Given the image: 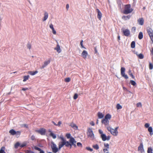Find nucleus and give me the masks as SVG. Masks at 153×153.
<instances>
[{
	"label": "nucleus",
	"mask_w": 153,
	"mask_h": 153,
	"mask_svg": "<svg viewBox=\"0 0 153 153\" xmlns=\"http://www.w3.org/2000/svg\"><path fill=\"white\" fill-rule=\"evenodd\" d=\"M143 37V33L141 32H140L139 33V35H138V38L139 39H142Z\"/></svg>",
	"instance_id": "25"
},
{
	"label": "nucleus",
	"mask_w": 153,
	"mask_h": 153,
	"mask_svg": "<svg viewBox=\"0 0 153 153\" xmlns=\"http://www.w3.org/2000/svg\"><path fill=\"white\" fill-rule=\"evenodd\" d=\"M35 137L34 135H32L31 137V140H35Z\"/></svg>",
	"instance_id": "56"
},
{
	"label": "nucleus",
	"mask_w": 153,
	"mask_h": 153,
	"mask_svg": "<svg viewBox=\"0 0 153 153\" xmlns=\"http://www.w3.org/2000/svg\"><path fill=\"white\" fill-rule=\"evenodd\" d=\"M133 10L131 8V5L128 4L126 5L125 10L123 11V13L124 14H128L131 13Z\"/></svg>",
	"instance_id": "2"
},
{
	"label": "nucleus",
	"mask_w": 153,
	"mask_h": 153,
	"mask_svg": "<svg viewBox=\"0 0 153 153\" xmlns=\"http://www.w3.org/2000/svg\"><path fill=\"white\" fill-rule=\"evenodd\" d=\"M102 123L103 124H104L105 125H107L108 124L109 120L105 119V118L102 120Z\"/></svg>",
	"instance_id": "14"
},
{
	"label": "nucleus",
	"mask_w": 153,
	"mask_h": 153,
	"mask_svg": "<svg viewBox=\"0 0 153 153\" xmlns=\"http://www.w3.org/2000/svg\"><path fill=\"white\" fill-rule=\"evenodd\" d=\"M87 135L88 137H90L92 139H94V135L93 133L92 129L89 128L88 129L87 132Z\"/></svg>",
	"instance_id": "3"
},
{
	"label": "nucleus",
	"mask_w": 153,
	"mask_h": 153,
	"mask_svg": "<svg viewBox=\"0 0 153 153\" xmlns=\"http://www.w3.org/2000/svg\"><path fill=\"white\" fill-rule=\"evenodd\" d=\"M111 130L110 132L111 134L113 135L117 136L118 133V132L116 131H115V130L113 128H112V129H111Z\"/></svg>",
	"instance_id": "15"
},
{
	"label": "nucleus",
	"mask_w": 153,
	"mask_h": 153,
	"mask_svg": "<svg viewBox=\"0 0 153 153\" xmlns=\"http://www.w3.org/2000/svg\"><path fill=\"white\" fill-rule=\"evenodd\" d=\"M148 131L150 133H152L153 131L152 128V127H149L148 128Z\"/></svg>",
	"instance_id": "43"
},
{
	"label": "nucleus",
	"mask_w": 153,
	"mask_h": 153,
	"mask_svg": "<svg viewBox=\"0 0 153 153\" xmlns=\"http://www.w3.org/2000/svg\"><path fill=\"white\" fill-rule=\"evenodd\" d=\"M111 118V115L109 114H107L105 116V118L107 119V120H108V119H110Z\"/></svg>",
	"instance_id": "27"
},
{
	"label": "nucleus",
	"mask_w": 153,
	"mask_h": 153,
	"mask_svg": "<svg viewBox=\"0 0 153 153\" xmlns=\"http://www.w3.org/2000/svg\"><path fill=\"white\" fill-rule=\"evenodd\" d=\"M78 97V95L76 94H74V100L76 99Z\"/></svg>",
	"instance_id": "53"
},
{
	"label": "nucleus",
	"mask_w": 153,
	"mask_h": 153,
	"mask_svg": "<svg viewBox=\"0 0 153 153\" xmlns=\"http://www.w3.org/2000/svg\"><path fill=\"white\" fill-rule=\"evenodd\" d=\"M88 54V52L86 51H83L82 53V57L85 59L86 58L87 55Z\"/></svg>",
	"instance_id": "13"
},
{
	"label": "nucleus",
	"mask_w": 153,
	"mask_h": 153,
	"mask_svg": "<svg viewBox=\"0 0 153 153\" xmlns=\"http://www.w3.org/2000/svg\"><path fill=\"white\" fill-rule=\"evenodd\" d=\"M136 27H133L132 28L131 30V32L133 34L135 33L136 30Z\"/></svg>",
	"instance_id": "41"
},
{
	"label": "nucleus",
	"mask_w": 153,
	"mask_h": 153,
	"mask_svg": "<svg viewBox=\"0 0 153 153\" xmlns=\"http://www.w3.org/2000/svg\"><path fill=\"white\" fill-rule=\"evenodd\" d=\"M70 126H71L72 128H73L75 129H77L78 128L77 126L75 124L73 123H71L70 124Z\"/></svg>",
	"instance_id": "21"
},
{
	"label": "nucleus",
	"mask_w": 153,
	"mask_h": 153,
	"mask_svg": "<svg viewBox=\"0 0 153 153\" xmlns=\"http://www.w3.org/2000/svg\"><path fill=\"white\" fill-rule=\"evenodd\" d=\"M65 146H66L67 147H69V146L70 145L69 141H69L66 140L65 141Z\"/></svg>",
	"instance_id": "33"
},
{
	"label": "nucleus",
	"mask_w": 153,
	"mask_h": 153,
	"mask_svg": "<svg viewBox=\"0 0 153 153\" xmlns=\"http://www.w3.org/2000/svg\"><path fill=\"white\" fill-rule=\"evenodd\" d=\"M128 74L129 75H130L132 78L134 79L135 76L133 75L132 74L131 72V70H129L128 71Z\"/></svg>",
	"instance_id": "32"
},
{
	"label": "nucleus",
	"mask_w": 153,
	"mask_h": 153,
	"mask_svg": "<svg viewBox=\"0 0 153 153\" xmlns=\"http://www.w3.org/2000/svg\"><path fill=\"white\" fill-rule=\"evenodd\" d=\"M48 13L46 12H45V14H44V19H43V21H45L46 20V19H48Z\"/></svg>",
	"instance_id": "24"
},
{
	"label": "nucleus",
	"mask_w": 153,
	"mask_h": 153,
	"mask_svg": "<svg viewBox=\"0 0 153 153\" xmlns=\"http://www.w3.org/2000/svg\"><path fill=\"white\" fill-rule=\"evenodd\" d=\"M130 83L133 86H135L136 85V82L134 81L133 80H131L130 81Z\"/></svg>",
	"instance_id": "36"
},
{
	"label": "nucleus",
	"mask_w": 153,
	"mask_h": 153,
	"mask_svg": "<svg viewBox=\"0 0 153 153\" xmlns=\"http://www.w3.org/2000/svg\"><path fill=\"white\" fill-rule=\"evenodd\" d=\"M36 131L42 135H45V134L46 130L43 128H40L39 130H36Z\"/></svg>",
	"instance_id": "7"
},
{
	"label": "nucleus",
	"mask_w": 153,
	"mask_h": 153,
	"mask_svg": "<svg viewBox=\"0 0 153 153\" xmlns=\"http://www.w3.org/2000/svg\"><path fill=\"white\" fill-rule=\"evenodd\" d=\"M21 132L19 131H16V133L15 135H16V137L18 138Z\"/></svg>",
	"instance_id": "31"
},
{
	"label": "nucleus",
	"mask_w": 153,
	"mask_h": 153,
	"mask_svg": "<svg viewBox=\"0 0 153 153\" xmlns=\"http://www.w3.org/2000/svg\"><path fill=\"white\" fill-rule=\"evenodd\" d=\"M117 108V109H121L122 108V107L119 104H117L116 106Z\"/></svg>",
	"instance_id": "38"
},
{
	"label": "nucleus",
	"mask_w": 153,
	"mask_h": 153,
	"mask_svg": "<svg viewBox=\"0 0 153 153\" xmlns=\"http://www.w3.org/2000/svg\"><path fill=\"white\" fill-rule=\"evenodd\" d=\"M49 27L52 29L53 33L54 34H56V32L53 27V25L52 24H51L50 25Z\"/></svg>",
	"instance_id": "16"
},
{
	"label": "nucleus",
	"mask_w": 153,
	"mask_h": 153,
	"mask_svg": "<svg viewBox=\"0 0 153 153\" xmlns=\"http://www.w3.org/2000/svg\"><path fill=\"white\" fill-rule=\"evenodd\" d=\"M100 137L103 141H105L106 140V136L105 134H103L101 135Z\"/></svg>",
	"instance_id": "20"
},
{
	"label": "nucleus",
	"mask_w": 153,
	"mask_h": 153,
	"mask_svg": "<svg viewBox=\"0 0 153 153\" xmlns=\"http://www.w3.org/2000/svg\"><path fill=\"white\" fill-rule=\"evenodd\" d=\"M147 31L151 41L153 42V31L149 27L147 28Z\"/></svg>",
	"instance_id": "4"
},
{
	"label": "nucleus",
	"mask_w": 153,
	"mask_h": 153,
	"mask_svg": "<svg viewBox=\"0 0 153 153\" xmlns=\"http://www.w3.org/2000/svg\"><path fill=\"white\" fill-rule=\"evenodd\" d=\"M138 58L140 59H143L144 58V56L143 54L142 53L139 54L138 55Z\"/></svg>",
	"instance_id": "40"
},
{
	"label": "nucleus",
	"mask_w": 153,
	"mask_h": 153,
	"mask_svg": "<svg viewBox=\"0 0 153 153\" xmlns=\"http://www.w3.org/2000/svg\"><path fill=\"white\" fill-rule=\"evenodd\" d=\"M5 147L4 146H2L0 150V153H6L4 151Z\"/></svg>",
	"instance_id": "28"
},
{
	"label": "nucleus",
	"mask_w": 153,
	"mask_h": 153,
	"mask_svg": "<svg viewBox=\"0 0 153 153\" xmlns=\"http://www.w3.org/2000/svg\"><path fill=\"white\" fill-rule=\"evenodd\" d=\"M26 143H24L21 145H20V146L21 148H22V147H23L26 146Z\"/></svg>",
	"instance_id": "51"
},
{
	"label": "nucleus",
	"mask_w": 153,
	"mask_h": 153,
	"mask_svg": "<svg viewBox=\"0 0 153 153\" xmlns=\"http://www.w3.org/2000/svg\"><path fill=\"white\" fill-rule=\"evenodd\" d=\"M99 133L101 134V135H102V134H103L102 131L101 130V129H99Z\"/></svg>",
	"instance_id": "60"
},
{
	"label": "nucleus",
	"mask_w": 153,
	"mask_h": 153,
	"mask_svg": "<svg viewBox=\"0 0 153 153\" xmlns=\"http://www.w3.org/2000/svg\"><path fill=\"white\" fill-rule=\"evenodd\" d=\"M9 133L11 135H14L16 133V131L13 129H11L9 131Z\"/></svg>",
	"instance_id": "19"
},
{
	"label": "nucleus",
	"mask_w": 153,
	"mask_h": 153,
	"mask_svg": "<svg viewBox=\"0 0 153 153\" xmlns=\"http://www.w3.org/2000/svg\"><path fill=\"white\" fill-rule=\"evenodd\" d=\"M52 150V151L53 153H56L59 150V147L58 148L55 143L53 141H51L50 144Z\"/></svg>",
	"instance_id": "1"
},
{
	"label": "nucleus",
	"mask_w": 153,
	"mask_h": 153,
	"mask_svg": "<svg viewBox=\"0 0 153 153\" xmlns=\"http://www.w3.org/2000/svg\"><path fill=\"white\" fill-rule=\"evenodd\" d=\"M138 23L140 25H142L144 23V20L143 18L139 19L138 20Z\"/></svg>",
	"instance_id": "17"
},
{
	"label": "nucleus",
	"mask_w": 153,
	"mask_h": 153,
	"mask_svg": "<svg viewBox=\"0 0 153 153\" xmlns=\"http://www.w3.org/2000/svg\"><path fill=\"white\" fill-rule=\"evenodd\" d=\"M34 149L36 150H37L38 151H39L41 150V149L37 147H36V146H35V147H34Z\"/></svg>",
	"instance_id": "57"
},
{
	"label": "nucleus",
	"mask_w": 153,
	"mask_h": 153,
	"mask_svg": "<svg viewBox=\"0 0 153 153\" xmlns=\"http://www.w3.org/2000/svg\"><path fill=\"white\" fill-rule=\"evenodd\" d=\"M61 124H62V122L61 121H60L58 122V123L57 124V126H59Z\"/></svg>",
	"instance_id": "61"
},
{
	"label": "nucleus",
	"mask_w": 153,
	"mask_h": 153,
	"mask_svg": "<svg viewBox=\"0 0 153 153\" xmlns=\"http://www.w3.org/2000/svg\"><path fill=\"white\" fill-rule=\"evenodd\" d=\"M112 128L110 127H108L107 128V130L109 131H110V132H111V129H112Z\"/></svg>",
	"instance_id": "62"
},
{
	"label": "nucleus",
	"mask_w": 153,
	"mask_h": 153,
	"mask_svg": "<svg viewBox=\"0 0 153 153\" xmlns=\"http://www.w3.org/2000/svg\"><path fill=\"white\" fill-rule=\"evenodd\" d=\"M49 131L51 132V133L50 134V135L54 139L56 138V135L55 134H54L50 130H49Z\"/></svg>",
	"instance_id": "23"
},
{
	"label": "nucleus",
	"mask_w": 153,
	"mask_h": 153,
	"mask_svg": "<svg viewBox=\"0 0 153 153\" xmlns=\"http://www.w3.org/2000/svg\"><path fill=\"white\" fill-rule=\"evenodd\" d=\"M83 41L82 40L81 42H80V45H81V48H84V49H86V48L84 47L83 45Z\"/></svg>",
	"instance_id": "45"
},
{
	"label": "nucleus",
	"mask_w": 153,
	"mask_h": 153,
	"mask_svg": "<svg viewBox=\"0 0 153 153\" xmlns=\"http://www.w3.org/2000/svg\"><path fill=\"white\" fill-rule=\"evenodd\" d=\"M20 146V144L19 142H17L15 144L14 147L15 149H17L18 147Z\"/></svg>",
	"instance_id": "35"
},
{
	"label": "nucleus",
	"mask_w": 153,
	"mask_h": 153,
	"mask_svg": "<svg viewBox=\"0 0 153 153\" xmlns=\"http://www.w3.org/2000/svg\"><path fill=\"white\" fill-rule=\"evenodd\" d=\"M130 16L128 15L127 16H122V18L123 19L125 20H127V19H129L130 18Z\"/></svg>",
	"instance_id": "26"
},
{
	"label": "nucleus",
	"mask_w": 153,
	"mask_h": 153,
	"mask_svg": "<svg viewBox=\"0 0 153 153\" xmlns=\"http://www.w3.org/2000/svg\"><path fill=\"white\" fill-rule=\"evenodd\" d=\"M66 136L68 139H70L72 137H71V134L70 133H67L66 135Z\"/></svg>",
	"instance_id": "42"
},
{
	"label": "nucleus",
	"mask_w": 153,
	"mask_h": 153,
	"mask_svg": "<svg viewBox=\"0 0 153 153\" xmlns=\"http://www.w3.org/2000/svg\"><path fill=\"white\" fill-rule=\"evenodd\" d=\"M135 42L134 41H132L131 43V46L132 48H134L135 47Z\"/></svg>",
	"instance_id": "30"
},
{
	"label": "nucleus",
	"mask_w": 153,
	"mask_h": 153,
	"mask_svg": "<svg viewBox=\"0 0 153 153\" xmlns=\"http://www.w3.org/2000/svg\"><path fill=\"white\" fill-rule=\"evenodd\" d=\"M149 124L148 123H146L145 125V127L146 128H149Z\"/></svg>",
	"instance_id": "55"
},
{
	"label": "nucleus",
	"mask_w": 153,
	"mask_h": 153,
	"mask_svg": "<svg viewBox=\"0 0 153 153\" xmlns=\"http://www.w3.org/2000/svg\"><path fill=\"white\" fill-rule=\"evenodd\" d=\"M26 153H35L33 151H32L31 150H27L26 152Z\"/></svg>",
	"instance_id": "58"
},
{
	"label": "nucleus",
	"mask_w": 153,
	"mask_h": 153,
	"mask_svg": "<svg viewBox=\"0 0 153 153\" xmlns=\"http://www.w3.org/2000/svg\"><path fill=\"white\" fill-rule=\"evenodd\" d=\"M70 78L69 77L65 79V81L66 82H69L70 81Z\"/></svg>",
	"instance_id": "46"
},
{
	"label": "nucleus",
	"mask_w": 153,
	"mask_h": 153,
	"mask_svg": "<svg viewBox=\"0 0 153 153\" xmlns=\"http://www.w3.org/2000/svg\"><path fill=\"white\" fill-rule=\"evenodd\" d=\"M77 146L79 147H82V144H81V143H80V142H78L77 143Z\"/></svg>",
	"instance_id": "50"
},
{
	"label": "nucleus",
	"mask_w": 153,
	"mask_h": 153,
	"mask_svg": "<svg viewBox=\"0 0 153 153\" xmlns=\"http://www.w3.org/2000/svg\"><path fill=\"white\" fill-rule=\"evenodd\" d=\"M50 60L45 61L44 62L43 65L40 67V68L42 69L46 67V66L50 63Z\"/></svg>",
	"instance_id": "8"
},
{
	"label": "nucleus",
	"mask_w": 153,
	"mask_h": 153,
	"mask_svg": "<svg viewBox=\"0 0 153 153\" xmlns=\"http://www.w3.org/2000/svg\"><path fill=\"white\" fill-rule=\"evenodd\" d=\"M104 146L105 147L107 148V149L109 148V145L108 143H104Z\"/></svg>",
	"instance_id": "49"
},
{
	"label": "nucleus",
	"mask_w": 153,
	"mask_h": 153,
	"mask_svg": "<svg viewBox=\"0 0 153 153\" xmlns=\"http://www.w3.org/2000/svg\"><path fill=\"white\" fill-rule=\"evenodd\" d=\"M123 33L124 35L126 36H128L130 33V32L129 30L128 29H126L125 30H123Z\"/></svg>",
	"instance_id": "9"
},
{
	"label": "nucleus",
	"mask_w": 153,
	"mask_h": 153,
	"mask_svg": "<svg viewBox=\"0 0 153 153\" xmlns=\"http://www.w3.org/2000/svg\"><path fill=\"white\" fill-rule=\"evenodd\" d=\"M137 107H140L142 106V104L141 103L139 102L137 104Z\"/></svg>",
	"instance_id": "54"
},
{
	"label": "nucleus",
	"mask_w": 153,
	"mask_h": 153,
	"mask_svg": "<svg viewBox=\"0 0 153 153\" xmlns=\"http://www.w3.org/2000/svg\"><path fill=\"white\" fill-rule=\"evenodd\" d=\"M125 68L124 67H121V76L124 77L125 79H127L128 78V76L125 74Z\"/></svg>",
	"instance_id": "5"
},
{
	"label": "nucleus",
	"mask_w": 153,
	"mask_h": 153,
	"mask_svg": "<svg viewBox=\"0 0 153 153\" xmlns=\"http://www.w3.org/2000/svg\"><path fill=\"white\" fill-rule=\"evenodd\" d=\"M96 11L97 13V17L100 20L102 17V14L100 11L98 9H96Z\"/></svg>",
	"instance_id": "11"
},
{
	"label": "nucleus",
	"mask_w": 153,
	"mask_h": 153,
	"mask_svg": "<svg viewBox=\"0 0 153 153\" xmlns=\"http://www.w3.org/2000/svg\"><path fill=\"white\" fill-rule=\"evenodd\" d=\"M138 151H140L141 153H143L145 152L142 142L140 143V146L138 147Z\"/></svg>",
	"instance_id": "6"
},
{
	"label": "nucleus",
	"mask_w": 153,
	"mask_h": 153,
	"mask_svg": "<svg viewBox=\"0 0 153 153\" xmlns=\"http://www.w3.org/2000/svg\"><path fill=\"white\" fill-rule=\"evenodd\" d=\"M60 138L62 140L61 141H65L66 140L62 136H60Z\"/></svg>",
	"instance_id": "52"
},
{
	"label": "nucleus",
	"mask_w": 153,
	"mask_h": 153,
	"mask_svg": "<svg viewBox=\"0 0 153 153\" xmlns=\"http://www.w3.org/2000/svg\"><path fill=\"white\" fill-rule=\"evenodd\" d=\"M94 53L96 54L97 55H99V53L97 51V50L96 47L94 48Z\"/></svg>",
	"instance_id": "44"
},
{
	"label": "nucleus",
	"mask_w": 153,
	"mask_h": 153,
	"mask_svg": "<svg viewBox=\"0 0 153 153\" xmlns=\"http://www.w3.org/2000/svg\"><path fill=\"white\" fill-rule=\"evenodd\" d=\"M151 147H149L148 149L147 153H153Z\"/></svg>",
	"instance_id": "34"
},
{
	"label": "nucleus",
	"mask_w": 153,
	"mask_h": 153,
	"mask_svg": "<svg viewBox=\"0 0 153 153\" xmlns=\"http://www.w3.org/2000/svg\"><path fill=\"white\" fill-rule=\"evenodd\" d=\"M39 151H40L39 153H45L44 151L42 150V149H41V150Z\"/></svg>",
	"instance_id": "64"
},
{
	"label": "nucleus",
	"mask_w": 153,
	"mask_h": 153,
	"mask_svg": "<svg viewBox=\"0 0 153 153\" xmlns=\"http://www.w3.org/2000/svg\"><path fill=\"white\" fill-rule=\"evenodd\" d=\"M149 68L150 70L152 69L153 68V66L152 64L151 63H149Z\"/></svg>",
	"instance_id": "47"
},
{
	"label": "nucleus",
	"mask_w": 153,
	"mask_h": 153,
	"mask_svg": "<svg viewBox=\"0 0 153 153\" xmlns=\"http://www.w3.org/2000/svg\"><path fill=\"white\" fill-rule=\"evenodd\" d=\"M27 47L29 49H30L31 48V46L29 43H28L27 44Z\"/></svg>",
	"instance_id": "59"
},
{
	"label": "nucleus",
	"mask_w": 153,
	"mask_h": 153,
	"mask_svg": "<svg viewBox=\"0 0 153 153\" xmlns=\"http://www.w3.org/2000/svg\"><path fill=\"white\" fill-rule=\"evenodd\" d=\"M110 136H107V137H106V140H110Z\"/></svg>",
	"instance_id": "63"
},
{
	"label": "nucleus",
	"mask_w": 153,
	"mask_h": 153,
	"mask_svg": "<svg viewBox=\"0 0 153 153\" xmlns=\"http://www.w3.org/2000/svg\"><path fill=\"white\" fill-rule=\"evenodd\" d=\"M65 144V141H60L58 143V147L59 150H60L61 148Z\"/></svg>",
	"instance_id": "10"
},
{
	"label": "nucleus",
	"mask_w": 153,
	"mask_h": 153,
	"mask_svg": "<svg viewBox=\"0 0 153 153\" xmlns=\"http://www.w3.org/2000/svg\"><path fill=\"white\" fill-rule=\"evenodd\" d=\"M70 139L72 143H76V141L75 140L74 137H72Z\"/></svg>",
	"instance_id": "37"
},
{
	"label": "nucleus",
	"mask_w": 153,
	"mask_h": 153,
	"mask_svg": "<svg viewBox=\"0 0 153 153\" xmlns=\"http://www.w3.org/2000/svg\"><path fill=\"white\" fill-rule=\"evenodd\" d=\"M93 147L95 149L98 150L99 149V146L97 144H96L93 145Z\"/></svg>",
	"instance_id": "39"
},
{
	"label": "nucleus",
	"mask_w": 153,
	"mask_h": 153,
	"mask_svg": "<svg viewBox=\"0 0 153 153\" xmlns=\"http://www.w3.org/2000/svg\"><path fill=\"white\" fill-rule=\"evenodd\" d=\"M86 149L87 150L91 152H92L93 151V150L91 148L89 147H86Z\"/></svg>",
	"instance_id": "48"
},
{
	"label": "nucleus",
	"mask_w": 153,
	"mask_h": 153,
	"mask_svg": "<svg viewBox=\"0 0 153 153\" xmlns=\"http://www.w3.org/2000/svg\"><path fill=\"white\" fill-rule=\"evenodd\" d=\"M29 75L25 76H24V79L23 80V81L25 82L29 78Z\"/></svg>",
	"instance_id": "29"
},
{
	"label": "nucleus",
	"mask_w": 153,
	"mask_h": 153,
	"mask_svg": "<svg viewBox=\"0 0 153 153\" xmlns=\"http://www.w3.org/2000/svg\"><path fill=\"white\" fill-rule=\"evenodd\" d=\"M98 118L101 119L103 117L104 115L101 112H98L97 114Z\"/></svg>",
	"instance_id": "22"
},
{
	"label": "nucleus",
	"mask_w": 153,
	"mask_h": 153,
	"mask_svg": "<svg viewBox=\"0 0 153 153\" xmlns=\"http://www.w3.org/2000/svg\"><path fill=\"white\" fill-rule=\"evenodd\" d=\"M38 73V71H29L28 72V73L30 75L33 76L36 74L37 73Z\"/></svg>",
	"instance_id": "18"
},
{
	"label": "nucleus",
	"mask_w": 153,
	"mask_h": 153,
	"mask_svg": "<svg viewBox=\"0 0 153 153\" xmlns=\"http://www.w3.org/2000/svg\"><path fill=\"white\" fill-rule=\"evenodd\" d=\"M54 50L56 51L57 52L59 53L61 52V50L60 48V47L58 43L57 44L56 47L54 48Z\"/></svg>",
	"instance_id": "12"
}]
</instances>
